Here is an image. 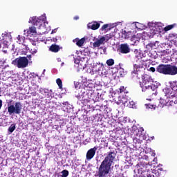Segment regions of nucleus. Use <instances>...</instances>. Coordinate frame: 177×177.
Here are the masks:
<instances>
[{
    "mask_svg": "<svg viewBox=\"0 0 177 177\" xmlns=\"http://www.w3.org/2000/svg\"><path fill=\"white\" fill-rule=\"evenodd\" d=\"M117 153L114 151H110L107 153L106 156L104 160L101 162L98 168L97 176L98 177H109L110 172L111 171V165L115 160Z\"/></svg>",
    "mask_w": 177,
    "mask_h": 177,
    "instance_id": "f257e3e1",
    "label": "nucleus"
},
{
    "mask_svg": "<svg viewBox=\"0 0 177 177\" xmlns=\"http://www.w3.org/2000/svg\"><path fill=\"white\" fill-rule=\"evenodd\" d=\"M156 71L164 75H176L177 67L171 64H159L156 67Z\"/></svg>",
    "mask_w": 177,
    "mask_h": 177,
    "instance_id": "f03ea898",
    "label": "nucleus"
},
{
    "mask_svg": "<svg viewBox=\"0 0 177 177\" xmlns=\"http://www.w3.org/2000/svg\"><path fill=\"white\" fill-rule=\"evenodd\" d=\"M142 80V84L141 85L142 92H154V91L157 88V86L151 84L153 82V79H151V77L149 76L148 75H145Z\"/></svg>",
    "mask_w": 177,
    "mask_h": 177,
    "instance_id": "7ed1b4c3",
    "label": "nucleus"
},
{
    "mask_svg": "<svg viewBox=\"0 0 177 177\" xmlns=\"http://www.w3.org/2000/svg\"><path fill=\"white\" fill-rule=\"evenodd\" d=\"M82 100L83 102V104H86V103H89L91 100H93V102H99V97L96 95V93L92 91H88L86 93H82Z\"/></svg>",
    "mask_w": 177,
    "mask_h": 177,
    "instance_id": "20e7f679",
    "label": "nucleus"
},
{
    "mask_svg": "<svg viewBox=\"0 0 177 177\" xmlns=\"http://www.w3.org/2000/svg\"><path fill=\"white\" fill-rule=\"evenodd\" d=\"M12 64L18 68H26L28 66V59L26 57H19L12 62Z\"/></svg>",
    "mask_w": 177,
    "mask_h": 177,
    "instance_id": "39448f33",
    "label": "nucleus"
},
{
    "mask_svg": "<svg viewBox=\"0 0 177 177\" xmlns=\"http://www.w3.org/2000/svg\"><path fill=\"white\" fill-rule=\"evenodd\" d=\"M46 20V16L41 15L40 17H32L30 19L29 23H31L32 26H36L39 28H41V26L44 25V23H45V21Z\"/></svg>",
    "mask_w": 177,
    "mask_h": 177,
    "instance_id": "423d86ee",
    "label": "nucleus"
},
{
    "mask_svg": "<svg viewBox=\"0 0 177 177\" xmlns=\"http://www.w3.org/2000/svg\"><path fill=\"white\" fill-rule=\"evenodd\" d=\"M165 95L169 100L177 101V92L173 91L171 88H165Z\"/></svg>",
    "mask_w": 177,
    "mask_h": 177,
    "instance_id": "0eeeda50",
    "label": "nucleus"
},
{
    "mask_svg": "<svg viewBox=\"0 0 177 177\" xmlns=\"http://www.w3.org/2000/svg\"><path fill=\"white\" fill-rule=\"evenodd\" d=\"M159 104L157 106L158 107L162 108L164 106H167L169 107V106H174V104H177V100H164L162 98H160L159 101Z\"/></svg>",
    "mask_w": 177,
    "mask_h": 177,
    "instance_id": "6e6552de",
    "label": "nucleus"
},
{
    "mask_svg": "<svg viewBox=\"0 0 177 177\" xmlns=\"http://www.w3.org/2000/svg\"><path fill=\"white\" fill-rule=\"evenodd\" d=\"M120 53H122V55H127L131 52V48H129V45L128 44H122L119 48Z\"/></svg>",
    "mask_w": 177,
    "mask_h": 177,
    "instance_id": "1a4fd4ad",
    "label": "nucleus"
},
{
    "mask_svg": "<svg viewBox=\"0 0 177 177\" xmlns=\"http://www.w3.org/2000/svg\"><path fill=\"white\" fill-rule=\"evenodd\" d=\"M96 150H97V147H94L87 151L86 154V158L88 160V161H91V160L95 157V155L96 154Z\"/></svg>",
    "mask_w": 177,
    "mask_h": 177,
    "instance_id": "9d476101",
    "label": "nucleus"
},
{
    "mask_svg": "<svg viewBox=\"0 0 177 177\" xmlns=\"http://www.w3.org/2000/svg\"><path fill=\"white\" fill-rule=\"evenodd\" d=\"M13 101L12 100H10L8 102H7L8 104V111L10 115H12V114H16V109L14 104H12V102Z\"/></svg>",
    "mask_w": 177,
    "mask_h": 177,
    "instance_id": "9b49d317",
    "label": "nucleus"
},
{
    "mask_svg": "<svg viewBox=\"0 0 177 177\" xmlns=\"http://www.w3.org/2000/svg\"><path fill=\"white\" fill-rule=\"evenodd\" d=\"M39 92L41 95H44L45 97L47 99H52V93H50L51 91L48 88H39Z\"/></svg>",
    "mask_w": 177,
    "mask_h": 177,
    "instance_id": "f8f14e48",
    "label": "nucleus"
},
{
    "mask_svg": "<svg viewBox=\"0 0 177 177\" xmlns=\"http://www.w3.org/2000/svg\"><path fill=\"white\" fill-rule=\"evenodd\" d=\"M121 33L122 38H124V39H128L133 37V33H132V31L127 32V30H122Z\"/></svg>",
    "mask_w": 177,
    "mask_h": 177,
    "instance_id": "ddd939ff",
    "label": "nucleus"
},
{
    "mask_svg": "<svg viewBox=\"0 0 177 177\" xmlns=\"http://www.w3.org/2000/svg\"><path fill=\"white\" fill-rule=\"evenodd\" d=\"M88 28L91 30H97L100 27V24L97 21H93L87 25Z\"/></svg>",
    "mask_w": 177,
    "mask_h": 177,
    "instance_id": "4468645a",
    "label": "nucleus"
},
{
    "mask_svg": "<svg viewBox=\"0 0 177 177\" xmlns=\"http://www.w3.org/2000/svg\"><path fill=\"white\" fill-rule=\"evenodd\" d=\"M61 49H62V48L57 44H52L49 48V50L50 52H53L54 53H57V52H59V50Z\"/></svg>",
    "mask_w": 177,
    "mask_h": 177,
    "instance_id": "2eb2a0df",
    "label": "nucleus"
},
{
    "mask_svg": "<svg viewBox=\"0 0 177 177\" xmlns=\"http://www.w3.org/2000/svg\"><path fill=\"white\" fill-rule=\"evenodd\" d=\"M104 37H102L101 38H100L99 39H97L94 43H93V46L94 48H99V46H100V45H103V44H104Z\"/></svg>",
    "mask_w": 177,
    "mask_h": 177,
    "instance_id": "dca6fc26",
    "label": "nucleus"
},
{
    "mask_svg": "<svg viewBox=\"0 0 177 177\" xmlns=\"http://www.w3.org/2000/svg\"><path fill=\"white\" fill-rule=\"evenodd\" d=\"M73 42L76 43L77 46L81 48V46H83L84 44H85V37H83L82 39L76 38L73 39Z\"/></svg>",
    "mask_w": 177,
    "mask_h": 177,
    "instance_id": "f3484780",
    "label": "nucleus"
},
{
    "mask_svg": "<svg viewBox=\"0 0 177 177\" xmlns=\"http://www.w3.org/2000/svg\"><path fill=\"white\" fill-rule=\"evenodd\" d=\"M15 114H20V113H21V109H23L21 102H15Z\"/></svg>",
    "mask_w": 177,
    "mask_h": 177,
    "instance_id": "a211bd4d",
    "label": "nucleus"
},
{
    "mask_svg": "<svg viewBox=\"0 0 177 177\" xmlns=\"http://www.w3.org/2000/svg\"><path fill=\"white\" fill-rule=\"evenodd\" d=\"M143 70H145V68L133 66V74H137L138 75H139V74L142 75L143 74Z\"/></svg>",
    "mask_w": 177,
    "mask_h": 177,
    "instance_id": "6ab92c4d",
    "label": "nucleus"
},
{
    "mask_svg": "<svg viewBox=\"0 0 177 177\" xmlns=\"http://www.w3.org/2000/svg\"><path fill=\"white\" fill-rule=\"evenodd\" d=\"M17 39V44H19V45H23V44H24V41H26V37L18 35Z\"/></svg>",
    "mask_w": 177,
    "mask_h": 177,
    "instance_id": "aec40b11",
    "label": "nucleus"
},
{
    "mask_svg": "<svg viewBox=\"0 0 177 177\" xmlns=\"http://www.w3.org/2000/svg\"><path fill=\"white\" fill-rule=\"evenodd\" d=\"M133 67H139L140 68H144L145 67L144 61L142 59L137 61V63L133 65Z\"/></svg>",
    "mask_w": 177,
    "mask_h": 177,
    "instance_id": "412c9836",
    "label": "nucleus"
},
{
    "mask_svg": "<svg viewBox=\"0 0 177 177\" xmlns=\"http://www.w3.org/2000/svg\"><path fill=\"white\" fill-rule=\"evenodd\" d=\"M170 89H172L174 92H177V82H171L170 83Z\"/></svg>",
    "mask_w": 177,
    "mask_h": 177,
    "instance_id": "4be33fe9",
    "label": "nucleus"
},
{
    "mask_svg": "<svg viewBox=\"0 0 177 177\" xmlns=\"http://www.w3.org/2000/svg\"><path fill=\"white\" fill-rule=\"evenodd\" d=\"M120 93H129L128 90H127V87L124 86H121L119 88Z\"/></svg>",
    "mask_w": 177,
    "mask_h": 177,
    "instance_id": "5701e85b",
    "label": "nucleus"
},
{
    "mask_svg": "<svg viewBox=\"0 0 177 177\" xmlns=\"http://www.w3.org/2000/svg\"><path fill=\"white\" fill-rule=\"evenodd\" d=\"M56 83L57 84L59 89H63V82H62V79L60 78L57 79Z\"/></svg>",
    "mask_w": 177,
    "mask_h": 177,
    "instance_id": "b1692460",
    "label": "nucleus"
},
{
    "mask_svg": "<svg viewBox=\"0 0 177 177\" xmlns=\"http://www.w3.org/2000/svg\"><path fill=\"white\" fill-rule=\"evenodd\" d=\"M15 129H16V124H12L8 128V132H10V133H12Z\"/></svg>",
    "mask_w": 177,
    "mask_h": 177,
    "instance_id": "393cba45",
    "label": "nucleus"
},
{
    "mask_svg": "<svg viewBox=\"0 0 177 177\" xmlns=\"http://www.w3.org/2000/svg\"><path fill=\"white\" fill-rule=\"evenodd\" d=\"M128 106L130 107V109H136V103H135L133 101H130Z\"/></svg>",
    "mask_w": 177,
    "mask_h": 177,
    "instance_id": "a878e982",
    "label": "nucleus"
},
{
    "mask_svg": "<svg viewBox=\"0 0 177 177\" xmlns=\"http://www.w3.org/2000/svg\"><path fill=\"white\" fill-rule=\"evenodd\" d=\"M146 109H157V105L151 104H145Z\"/></svg>",
    "mask_w": 177,
    "mask_h": 177,
    "instance_id": "bb28decb",
    "label": "nucleus"
},
{
    "mask_svg": "<svg viewBox=\"0 0 177 177\" xmlns=\"http://www.w3.org/2000/svg\"><path fill=\"white\" fill-rule=\"evenodd\" d=\"M61 174H62L61 177H67L68 176L69 172H68V170L64 169L61 172Z\"/></svg>",
    "mask_w": 177,
    "mask_h": 177,
    "instance_id": "cd10ccee",
    "label": "nucleus"
},
{
    "mask_svg": "<svg viewBox=\"0 0 177 177\" xmlns=\"http://www.w3.org/2000/svg\"><path fill=\"white\" fill-rule=\"evenodd\" d=\"M147 48L148 49H153V48H156V43H155V42L149 43V44L147 45Z\"/></svg>",
    "mask_w": 177,
    "mask_h": 177,
    "instance_id": "c85d7f7f",
    "label": "nucleus"
},
{
    "mask_svg": "<svg viewBox=\"0 0 177 177\" xmlns=\"http://www.w3.org/2000/svg\"><path fill=\"white\" fill-rule=\"evenodd\" d=\"M174 27H175V24L168 25L166 27H165L164 30L166 32L169 31V30H172V28H174Z\"/></svg>",
    "mask_w": 177,
    "mask_h": 177,
    "instance_id": "c756f323",
    "label": "nucleus"
},
{
    "mask_svg": "<svg viewBox=\"0 0 177 177\" xmlns=\"http://www.w3.org/2000/svg\"><path fill=\"white\" fill-rule=\"evenodd\" d=\"M105 41L107 42V41H109V39H111L113 38V36L111 34H106L105 37H104Z\"/></svg>",
    "mask_w": 177,
    "mask_h": 177,
    "instance_id": "7c9ffc66",
    "label": "nucleus"
},
{
    "mask_svg": "<svg viewBox=\"0 0 177 177\" xmlns=\"http://www.w3.org/2000/svg\"><path fill=\"white\" fill-rule=\"evenodd\" d=\"M106 64H107V66H113V64H114V59H109L106 60Z\"/></svg>",
    "mask_w": 177,
    "mask_h": 177,
    "instance_id": "2f4dec72",
    "label": "nucleus"
},
{
    "mask_svg": "<svg viewBox=\"0 0 177 177\" xmlns=\"http://www.w3.org/2000/svg\"><path fill=\"white\" fill-rule=\"evenodd\" d=\"M97 66H100V64H96L95 66H94V68H95V71H101L103 64H102L101 66H100L98 68H97Z\"/></svg>",
    "mask_w": 177,
    "mask_h": 177,
    "instance_id": "473e14b6",
    "label": "nucleus"
},
{
    "mask_svg": "<svg viewBox=\"0 0 177 177\" xmlns=\"http://www.w3.org/2000/svg\"><path fill=\"white\" fill-rule=\"evenodd\" d=\"M29 31L30 34H35L37 32V28L35 27H30L29 28Z\"/></svg>",
    "mask_w": 177,
    "mask_h": 177,
    "instance_id": "72a5a7b5",
    "label": "nucleus"
},
{
    "mask_svg": "<svg viewBox=\"0 0 177 177\" xmlns=\"http://www.w3.org/2000/svg\"><path fill=\"white\" fill-rule=\"evenodd\" d=\"M106 28H109V24H104L101 28V31H104Z\"/></svg>",
    "mask_w": 177,
    "mask_h": 177,
    "instance_id": "f704fd0d",
    "label": "nucleus"
},
{
    "mask_svg": "<svg viewBox=\"0 0 177 177\" xmlns=\"http://www.w3.org/2000/svg\"><path fill=\"white\" fill-rule=\"evenodd\" d=\"M149 71H151V73H155L156 72V68H154V67L149 68Z\"/></svg>",
    "mask_w": 177,
    "mask_h": 177,
    "instance_id": "c9c22d12",
    "label": "nucleus"
},
{
    "mask_svg": "<svg viewBox=\"0 0 177 177\" xmlns=\"http://www.w3.org/2000/svg\"><path fill=\"white\" fill-rule=\"evenodd\" d=\"M57 31V29H54L52 30L51 34H55Z\"/></svg>",
    "mask_w": 177,
    "mask_h": 177,
    "instance_id": "e433bc0d",
    "label": "nucleus"
},
{
    "mask_svg": "<svg viewBox=\"0 0 177 177\" xmlns=\"http://www.w3.org/2000/svg\"><path fill=\"white\" fill-rule=\"evenodd\" d=\"M74 20H79L80 19V17H78V16H75V17H74Z\"/></svg>",
    "mask_w": 177,
    "mask_h": 177,
    "instance_id": "4c0bfd02",
    "label": "nucleus"
},
{
    "mask_svg": "<svg viewBox=\"0 0 177 177\" xmlns=\"http://www.w3.org/2000/svg\"><path fill=\"white\" fill-rule=\"evenodd\" d=\"M2 109V100H0V110Z\"/></svg>",
    "mask_w": 177,
    "mask_h": 177,
    "instance_id": "58836bf2",
    "label": "nucleus"
},
{
    "mask_svg": "<svg viewBox=\"0 0 177 177\" xmlns=\"http://www.w3.org/2000/svg\"><path fill=\"white\" fill-rule=\"evenodd\" d=\"M27 59H28L29 60H30V59H31V55H27Z\"/></svg>",
    "mask_w": 177,
    "mask_h": 177,
    "instance_id": "ea45409f",
    "label": "nucleus"
},
{
    "mask_svg": "<svg viewBox=\"0 0 177 177\" xmlns=\"http://www.w3.org/2000/svg\"><path fill=\"white\" fill-rule=\"evenodd\" d=\"M53 42H57V39L56 38H53Z\"/></svg>",
    "mask_w": 177,
    "mask_h": 177,
    "instance_id": "a19ab883",
    "label": "nucleus"
},
{
    "mask_svg": "<svg viewBox=\"0 0 177 177\" xmlns=\"http://www.w3.org/2000/svg\"><path fill=\"white\" fill-rule=\"evenodd\" d=\"M99 133H101V135H103V131L102 130L99 131Z\"/></svg>",
    "mask_w": 177,
    "mask_h": 177,
    "instance_id": "79ce46f5",
    "label": "nucleus"
},
{
    "mask_svg": "<svg viewBox=\"0 0 177 177\" xmlns=\"http://www.w3.org/2000/svg\"><path fill=\"white\" fill-rule=\"evenodd\" d=\"M64 64V62H62V64H61V66H63Z\"/></svg>",
    "mask_w": 177,
    "mask_h": 177,
    "instance_id": "37998d69",
    "label": "nucleus"
},
{
    "mask_svg": "<svg viewBox=\"0 0 177 177\" xmlns=\"http://www.w3.org/2000/svg\"><path fill=\"white\" fill-rule=\"evenodd\" d=\"M0 48H1V44H0Z\"/></svg>",
    "mask_w": 177,
    "mask_h": 177,
    "instance_id": "c03bdc74",
    "label": "nucleus"
},
{
    "mask_svg": "<svg viewBox=\"0 0 177 177\" xmlns=\"http://www.w3.org/2000/svg\"><path fill=\"white\" fill-rule=\"evenodd\" d=\"M92 85H93V84H90L91 86H92Z\"/></svg>",
    "mask_w": 177,
    "mask_h": 177,
    "instance_id": "a18cd8bd",
    "label": "nucleus"
}]
</instances>
